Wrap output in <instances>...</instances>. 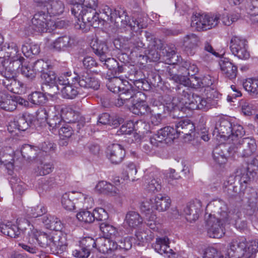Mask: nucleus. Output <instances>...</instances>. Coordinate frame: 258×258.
Masks as SVG:
<instances>
[{
	"instance_id": "4be33fe9",
	"label": "nucleus",
	"mask_w": 258,
	"mask_h": 258,
	"mask_svg": "<svg viewBox=\"0 0 258 258\" xmlns=\"http://www.w3.org/2000/svg\"><path fill=\"white\" fill-rule=\"evenodd\" d=\"M169 244V239L167 237H158L153 244V247L156 252L161 254H166L169 258H176V254L170 248Z\"/></svg>"
},
{
	"instance_id": "9d476101",
	"label": "nucleus",
	"mask_w": 258,
	"mask_h": 258,
	"mask_svg": "<svg viewBox=\"0 0 258 258\" xmlns=\"http://www.w3.org/2000/svg\"><path fill=\"white\" fill-rule=\"evenodd\" d=\"M75 194H77L76 199L79 201L78 204L80 206H85L86 208L91 207L93 200L91 197L84 195L81 192H72L64 194L61 199V203L63 208L68 211H72L75 209V203L72 199L74 198Z\"/></svg>"
},
{
	"instance_id": "c9c22d12",
	"label": "nucleus",
	"mask_w": 258,
	"mask_h": 258,
	"mask_svg": "<svg viewBox=\"0 0 258 258\" xmlns=\"http://www.w3.org/2000/svg\"><path fill=\"white\" fill-rule=\"evenodd\" d=\"M124 11L123 10L120 9L118 10H112L108 6H102L100 11L101 14V19L104 21H114L116 23H118L120 20L118 18V12Z\"/></svg>"
},
{
	"instance_id": "5701e85b",
	"label": "nucleus",
	"mask_w": 258,
	"mask_h": 258,
	"mask_svg": "<svg viewBox=\"0 0 258 258\" xmlns=\"http://www.w3.org/2000/svg\"><path fill=\"white\" fill-rule=\"evenodd\" d=\"M91 46L93 52L99 57L100 60H103L106 57L110 56V49L106 42L95 39L91 42Z\"/></svg>"
},
{
	"instance_id": "0eeeda50",
	"label": "nucleus",
	"mask_w": 258,
	"mask_h": 258,
	"mask_svg": "<svg viewBox=\"0 0 258 258\" xmlns=\"http://www.w3.org/2000/svg\"><path fill=\"white\" fill-rule=\"evenodd\" d=\"M23 230L21 233H27L26 239L29 244L36 245V243L43 248L50 247L52 244V236L46 233L38 231L33 228V225H23Z\"/></svg>"
},
{
	"instance_id": "58836bf2",
	"label": "nucleus",
	"mask_w": 258,
	"mask_h": 258,
	"mask_svg": "<svg viewBox=\"0 0 258 258\" xmlns=\"http://www.w3.org/2000/svg\"><path fill=\"white\" fill-rule=\"evenodd\" d=\"M97 190L99 192L112 196H115L119 194L118 189L110 183L105 181H99L95 187Z\"/></svg>"
},
{
	"instance_id": "6e6552de",
	"label": "nucleus",
	"mask_w": 258,
	"mask_h": 258,
	"mask_svg": "<svg viewBox=\"0 0 258 258\" xmlns=\"http://www.w3.org/2000/svg\"><path fill=\"white\" fill-rule=\"evenodd\" d=\"M219 20L218 15L197 14L191 17V27L198 31H206L215 27Z\"/></svg>"
},
{
	"instance_id": "c756f323",
	"label": "nucleus",
	"mask_w": 258,
	"mask_h": 258,
	"mask_svg": "<svg viewBox=\"0 0 258 258\" xmlns=\"http://www.w3.org/2000/svg\"><path fill=\"white\" fill-rule=\"evenodd\" d=\"M118 18L121 24V26L122 27L128 25L133 30L136 31L144 28V24H142L139 20L132 19L131 22L125 11L118 12Z\"/></svg>"
},
{
	"instance_id": "4468645a",
	"label": "nucleus",
	"mask_w": 258,
	"mask_h": 258,
	"mask_svg": "<svg viewBox=\"0 0 258 258\" xmlns=\"http://www.w3.org/2000/svg\"><path fill=\"white\" fill-rule=\"evenodd\" d=\"M230 48L232 54L240 59H246L249 57L247 41L242 37L232 36L230 40Z\"/></svg>"
},
{
	"instance_id": "f257e3e1",
	"label": "nucleus",
	"mask_w": 258,
	"mask_h": 258,
	"mask_svg": "<svg viewBox=\"0 0 258 258\" xmlns=\"http://www.w3.org/2000/svg\"><path fill=\"white\" fill-rule=\"evenodd\" d=\"M206 211L205 226L208 235L212 238L222 237L225 233L224 225L239 217L235 209H229L221 200L211 202L207 206Z\"/></svg>"
},
{
	"instance_id": "79ce46f5",
	"label": "nucleus",
	"mask_w": 258,
	"mask_h": 258,
	"mask_svg": "<svg viewBox=\"0 0 258 258\" xmlns=\"http://www.w3.org/2000/svg\"><path fill=\"white\" fill-rule=\"evenodd\" d=\"M0 107L6 111H13L17 108V102L11 97L0 92Z\"/></svg>"
},
{
	"instance_id": "bb28decb",
	"label": "nucleus",
	"mask_w": 258,
	"mask_h": 258,
	"mask_svg": "<svg viewBox=\"0 0 258 258\" xmlns=\"http://www.w3.org/2000/svg\"><path fill=\"white\" fill-rule=\"evenodd\" d=\"M175 131L177 134V138L180 134H183L184 138H188V140H191V133L195 131V126L192 122L188 119L180 120L175 125Z\"/></svg>"
},
{
	"instance_id": "6ab92c4d",
	"label": "nucleus",
	"mask_w": 258,
	"mask_h": 258,
	"mask_svg": "<svg viewBox=\"0 0 258 258\" xmlns=\"http://www.w3.org/2000/svg\"><path fill=\"white\" fill-rule=\"evenodd\" d=\"M74 79L81 87L85 88L96 90L100 87L98 79L87 73H83Z\"/></svg>"
},
{
	"instance_id": "20e7f679",
	"label": "nucleus",
	"mask_w": 258,
	"mask_h": 258,
	"mask_svg": "<svg viewBox=\"0 0 258 258\" xmlns=\"http://www.w3.org/2000/svg\"><path fill=\"white\" fill-rule=\"evenodd\" d=\"M258 248V241L253 240L247 241L244 238L233 240L230 244L227 254L225 256L230 258H239L242 256L250 257Z\"/></svg>"
},
{
	"instance_id": "aec40b11",
	"label": "nucleus",
	"mask_w": 258,
	"mask_h": 258,
	"mask_svg": "<svg viewBox=\"0 0 258 258\" xmlns=\"http://www.w3.org/2000/svg\"><path fill=\"white\" fill-rule=\"evenodd\" d=\"M107 156L112 164H118L122 161L125 156V151L120 145L113 144L108 146Z\"/></svg>"
},
{
	"instance_id": "49530a36",
	"label": "nucleus",
	"mask_w": 258,
	"mask_h": 258,
	"mask_svg": "<svg viewBox=\"0 0 258 258\" xmlns=\"http://www.w3.org/2000/svg\"><path fill=\"white\" fill-rule=\"evenodd\" d=\"M61 92L63 98L72 99L79 94L78 88L75 86V83H71L61 88Z\"/></svg>"
},
{
	"instance_id": "f3484780",
	"label": "nucleus",
	"mask_w": 258,
	"mask_h": 258,
	"mask_svg": "<svg viewBox=\"0 0 258 258\" xmlns=\"http://www.w3.org/2000/svg\"><path fill=\"white\" fill-rule=\"evenodd\" d=\"M145 189L149 193L159 192L162 189V182L157 176V172L147 170L144 176Z\"/></svg>"
},
{
	"instance_id": "c03bdc74",
	"label": "nucleus",
	"mask_w": 258,
	"mask_h": 258,
	"mask_svg": "<svg viewBox=\"0 0 258 258\" xmlns=\"http://www.w3.org/2000/svg\"><path fill=\"white\" fill-rule=\"evenodd\" d=\"M4 84L11 92L15 94H21L23 92V84L16 78L4 80Z\"/></svg>"
},
{
	"instance_id": "72a5a7b5",
	"label": "nucleus",
	"mask_w": 258,
	"mask_h": 258,
	"mask_svg": "<svg viewBox=\"0 0 258 258\" xmlns=\"http://www.w3.org/2000/svg\"><path fill=\"white\" fill-rule=\"evenodd\" d=\"M256 174V172L250 170V167H247L246 169L241 170L240 174L237 175L239 178L241 189L244 190L250 183L254 176Z\"/></svg>"
},
{
	"instance_id": "a878e982",
	"label": "nucleus",
	"mask_w": 258,
	"mask_h": 258,
	"mask_svg": "<svg viewBox=\"0 0 258 258\" xmlns=\"http://www.w3.org/2000/svg\"><path fill=\"white\" fill-rule=\"evenodd\" d=\"M219 64L222 73L230 79L236 78L237 73V67L231 62L229 59L226 57L221 58Z\"/></svg>"
},
{
	"instance_id": "f03ea898",
	"label": "nucleus",
	"mask_w": 258,
	"mask_h": 258,
	"mask_svg": "<svg viewBox=\"0 0 258 258\" xmlns=\"http://www.w3.org/2000/svg\"><path fill=\"white\" fill-rule=\"evenodd\" d=\"M71 11L72 14L77 18L75 23L76 29L86 32L91 27H99L100 20L96 10L84 8L80 4H75Z\"/></svg>"
},
{
	"instance_id": "7ed1b4c3",
	"label": "nucleus",
	"mask_w": 258,
	"mask_h": 258,
	"mask_svg": "<svg viewBox=\"0 0 258 258\" xmlns=\"http://www.w3.org/2000/svg\"><path fill=\"white\" fill-rule=\"evenodd\" d=\"M245 131L242 126L238 124H232L225 119H220L216 124L213 135L221 144L227 141L230 145L236 141L238 137H242Z\"/></svg>"
},
{
	"instance_id": "2f4dec72",
	"label": "nucleus",
	"mask_w": 258,
	"mask_h": 258,
	"mask_svg": "<svg viewBox=\"0 0 258 258\" xmlns=\"http://www.w3.org/2000/svg\"><path fill=\"white\" fill-rule=\"evenodd\" d=\"M228 150L229 147L226 148L224 145L221 144L216 147L213 152V157L214 161L219 165L225 164L227 160V155L225 152H227L229 155H232Z\"/></svg>"
},
{
	"instance_id": "774afa93",
	"label": "nucleus",
	"mask_w": 258,
	"mask_h": 258,
	"mask_svg": "<svg viewBox=\"0 0 258 258\" xmlns=\"http://www.w3.org/2000/svg\"><path fill=\"white\" fill-rule=\"evenodd\" d=\"M247 13L254 12V14H258V0H249L245 6Z\"/></svg>"
},
{
	"instance_id": "ddd939ff",
	"label": "nucleus",
	"mask_w": 258,
	"mask_h": 258,
	"mask_svg": "<svg viewBox=\"0 0 258 258\" xmlns=\"http://www.w3.org/2000/svg\"><path fill=\"white\" fill-rule=\"evenodd\" d=\"M17 225L13 224L11 222H1L0 219V232L3 234L12 238H17L21 234L23 230V225L29 226V221L25 219H20L17 222Z\"/></svg>"
},
{
	"instance_id": "ea45409f",
	"label": "nucleus",
	"mask_w": 258,
	"mask_h": 258,
	"mask_svg": "<svg viewBox=\"0 0 258 258\" xmlns=\"http://www.w3.org/2000/svg\"><path fill=\"white\" fill-rule=\"evenodd\" d=\"M41 78L44 83L46 85L52 87L54 89V93H57L59 90V87L57 85V78L55 74L52 72L47 71L41 75Z\"/></svg>"
},
{
	"instance_id": "4d7b16f0",
	"label": "nucleus",
	"mask_w": 258,
	"mask_h": 258,
	"mask_svg": "<svg viewBox=\"0 0 258 258\" xmlns=\"http://www.w3.org/2000/svg\"><path fill=\"white\" fill-rule=\"evenodd\" d=\"M175 49L173 47L162 50V55L167 57V59L168 60V63H169L174 64L176 62L177 59L176 58L177 56L176 55Z\"/></svg>"
},
{
	"instance_id": "cd10ccee",
	"label": "nucleus",
	"mask_w": 258,
	"mask_h": 258,
	"mask_svg": "<svg viewBox=\"0 0 258 258\" xmlns=\"http://www.w3.org/2000/svg\"><path fill=\"white\" fill-rule=\"evenodd\" d=\"M75 42L74 38L70 36H63L58 37L49 46V48L56 51L63 50L66 48L70 47Z\"/></svg>"
},
{
	"instance_id": "412c9836",
	"label": "nucleus",
	"mask_w": 258,
	"mask_h": 258,
	"mask_svg": "<svg viewBox=\"0 0 258 258\" xmlns=\"http://www.w3.org/2000/svg\"><path fill=\"white\" fill-rule=\"evenodd\" d=\"M31 123L32 117L28 114H23L17 116L14 121L9 123L8 130L10 132H13V128L24 131L28 128Z\"/></svg>"
},
{
	"instance_id": "423d86ee",
	"label": "nucleus",
	"mask_w": 258,
	"mask_h": 258,
	"mask_svg": "<svg viewBox=\"0 0 258 258\" xmlns=\"http://www.w3.org/2000/svg\"><path fill=\"white\" fill-rule=\"evenodd\" d=\"M238 137L236 141H234L229 146V152L233 156L237 154L241 157H248L256 150L257 146L254 139L250 138Z\"/></svg>"
},
{
	"instance_id": "39448f33",
	"label": "nucleus",
	"mask_w": 258,
	"mask_h": 258,
	"mask_svg": "<svg viewBox=\"0 0 258 258\" xmlns=\"http://www.w3.org/2000/svg\"><path fill=\"white\" fill-rule=\"evenodd\" d=\"M170 76L173 80L180 83V86L178 87V89L180 90L182 89V92H179L177 97L173 99V104L179 109H183L185 108L189 109L192 94L190 90L186 87V86L189 84V79L177 75H170Z\"/></svg>"
},
{
	"instance_id": "603ef678",
	"label": "nucleus",
	"mask_w": 258,
	"mask_h": 258,
	"mask_svg": "<svg viewBox=\"0 0 258 258\" xmlns=\"http://www.w3.org/2000/svg\"><path fill=\"white\" fill-rule=\"evenodd\" d=\"M52 238L51 248H55L57 252L61 253L65 251L67 249V243L66 239L64 237H59L57 239Z\"/></svg>"
},
{
	"instance_id": "8fccbe9b",
	"label": "nucleus",
	"mask_w": 258,
	"mask_h": 258,
	"mask_svg": "<svg viewBox=\"0 0 258 258\" xmlns=\"http://www.w3.org/2000/svg\"><path fill=\"white\" fill-rule=\"evenodd\" d=\"M93 212L87 210H82L76 215V217L78 220L85 224H90L93 222L95 220Z\"/></svg>"
},
{
	"instance_id": "b1692460",
	"label": "nucleus",
	"mask_w": 258,
	"mask_h": 258,
	"mask_svg": "<svg viewBox=\"0 0 258 258\" xmlns=\"http://www.w3.org/2000/svg\"><path fill=\"white\" fill-rule=\"evenodd\" d=\"M199 41V37L194 33L187 34L183 38L182 45L188 55H193L195 53Z\"/></svg>"
},
{
	"instance_id": "e433bc0d",
	"label": "nucleus",
	"mask_w": 258,
	"mask_h": 258,
	"mask_svg": "<svg viewBox=\"0 0 258 258\" xmlns=\"http://www.w3.org/2000/svg\"><path fill=\"white\" fill-rule=\"evenodd\" d=\"M128 108L134 114L138 115L152 114V111L150 107L145 101L143 100L137 101L136 103L133 102Z\"/></svg>"
},
{
	"instance_id": "de8ad7c7",
	"label": "nucleus",
	"mask_w": 258,
	"mask_h": 258,
	"mask_svg": "<svg viewBox=\"0 0 258 258\" xmlns=\"http://www.w3.org/2000/svg\"><path fill=\"white\" fill-rule=\"evenodd\" d=\"M10 182L14 194L16 196H22L25 191L27 185L21 180L13 178Z\"/></svg>"
},
{
	"instance_id": "6e6d98bb",
	"label": "nucleus",
	"mask_w": 258,
	"mask_h": 258,
	"mask_svg": "<svg viewBox=\"0 0 258 258\" xmlns=\"http://www.w3.org/2000/svg\"><path fill=\"white\" fill-rule=\"evenodd\" d=\"M21 73L26 78L29 80H33L35 78L36 73L32 64H23L21 67Z\"/></svg>"
},
{
	"instance_id": "393cba45",
	"label": "nucleus",
	"mask_w": 258,
	"mask_h": 258,
	"mask_svg": "<svg viewBox=\"0 0 258 258\" xmlns=\"http://www.w3.org/2000/svg\"><path fill=\"white\" fill-rule=\"evenodd\" d=\"M98 250L103 253H109L118 248L116 241L104 237H98L96 239Z\"/></svg>"
},
{
	"instance_id": "a19ab883",
	"label": "nucleus",
	"mask_w": 258,
	"mask_h": 258,
	"mask_svg": "<svg viewBox=\"0 0 258 258\" xmlns=\"http://www.w3.org/2000/svg\"><path fill=\"white\" fill-rule=\"evenodd\" d=\"M64 116L62 118L66 119V121L69 123H73V126H75L76 124L79 129L81 128V127L83 126L85 124V122L82 121L80 123L79 122V118L80 117L79 115L75 113L74 110L71 108H66L63 109Z\"/></svg>"
},
{
	"instance_id": "f8f14e48",
	"label": "nucleus",
	"mask_w": 258,
	"mask_h": 258,
	"mask_svg": "<svg viewBox=\"0 0 258 258\" xmlns=\"http://www.w3.org/2000/svg\"><path fill=\"white\" fill-rule=\"evenodd\" d=\"M61 112L63 109L60 105H51L47 106V109L41 112V114L47 113L48 117L47 122L52 130L59 128L63 123Z\"/></svg>"
},
{
	"instance_id": "473e14b6",
	"label": "nucleus",
	"mask_w": 258,
	"mask_h": 258,
	"mask_svg": "<svg viewBox=\"0 0 258 258\" xmlns=\"http://www.w3.org/2000/svg\"><path fill=\"white\" fill-rule=\"evenodd\" d=\"M0 54H3L4 58L12 59L14 58H20L22 57L19 53L17 44L14 42L7 44L4 46L0 51Z\"/></svg>"
},
{
	"instance_id": "3c124183",
	"label": "nucleus",
	"mask_w": 258,
	"mask_h": 258,
	"mask_svg": "<svg viewBox=\"0 0 258 258\" xmlns=\"http://www.w3.org/2000/svg\"><path fill=\"white\" fill-rule=\"evenodd\" d=\"M243 87L247 92L258 96V80L247 79L243 81Z\"/></svg>"
},
{
	"instance_id": "f704fd0d",
	"label": "nucleus",
	"mask_w": 258,
	"mask_h": 258,
	"mask_svg": "<svg viewBox=\"0 0 258 258\" xmlns=\"http://www.w3.org/2000/svg\"><path fill=\"white\" fill-rule=\"evenodd\" d=\"M100 228L103 234V237L114 241L119 239L120 233L113 225L103 222L100 224Z\"/></svg>"
},
{
	"instance_id": "0e129e2a",
	"label": "nucleus",
	"mask_w": 258,
	"mask_h": 258,
	"mask_svg": "<svg viewBox=\"0 0 258 258\" xmlns=\"http://www.w3.org/2000/svg\"><path fill=\"white\" fill-rule=\"evenodd\" d=\"M32 66L36 73L38 72L42 74L48 70L49 64L42 59L37 60Z\"/></svg>"
},
{
	"instance_id": "4c0bfd02",
	"label": "nucleus",
	"mask_w": 258,
	"mask_h": 258,
	"mask_svg": "<svg viewBox=\"0 0 258 258\" xmlns=\"http://www.w3.org/2000/svg\"><path fill=\"white\" fill-rule=\"evenodd\" d=\"M143 223L142 218L139 214L135 211H129L127 213L124 221V225L136 228Z\"/></svg>"
},
{
	"instance_id": "13d9d810",
	"label": "nucleus",
	"mask_w": 258,
	"mask_h": 258,
	"mask_svg": "<svg viewBox=\"0 0 258 258\" xmlns=\"http://www.w3.org/2000/svg\"><path fill=\"white\" fill-rule=\"evenodd\" d=\"M146 222L148 227L154 231H157L160 226L159 223L156 221V216L153 213L145 215Z\"/></svg>"
},
{
	"instance_id": "a211bd4d",
	"label": "nucleus",
	"mask_w": 258,
	"mask_h": 258,
	"mask_svg": "<svg viewBox=\"0 0 258 258\" xmlns=\"http://www.w3.org/2000/svg\"><path fill=\"white\" fill-rule=\"evenodd\" d=\"M124 82L127 83L126 86L119 92L118 97L114 103L116 106L120 107L124 105L128 108L134 102L136 95L128 82Z\"/></svg>"
},
{
	"instance_id": "69168bd1",
	"label": "nucleus",
	"mask_w": 258,
	"mask_h": 258,
	"mask_svg": "<svg viewBox=\"0 0 258 258\" xmlns=\"http://www.w3.org/2000/svg\"><path fill=\"white\" fill-rule=\"evenodd\" d=\"M9 59L10 63L8 65V69H10V68L13 69V72H14V71H16L17 72L19 69H20V66H21V67H22L23 61L25 60L23 57H20V58H14Z\"/></svg>"
},
{
	"instance_id": "dca6fc26",
	"label": "nucleus",
	"mask_w": 258,
	"mask_h": 258,
	"mask_svg": "<svg viewBox=\"0 0 258 258\" xmlns=\"http://www.w3.org/2000/svg\"><path fill=\"white\" fill-rule=\"evenodd\" d=\"M202 203L199 200H196L193 203H190L183 209L182 212L179 213L177 209L173 210V215L174 217L182 214L185 216L186 220L192 222L198 219L201 213Z\"/></svg>"
},
{
	"instance_id": "1a4fd4ad",
	"label": "nucleus",
	"mask_w": 258,
	"mask_h": 258,
	"mask_svg": "<svg viewBox=\"0 0 258 258\" xmlns=\"http://www.w3.org/2000/svg\"><path fill=\"white\" fill-rule=\"evenodd\" d=\"M54 24V21L48 13L39 11L34 15L30 28L35 32H45L53 30Z\"/></svg>"
},
{
	"instance_id": "c85d7f7f",
	"label": "nucleus",
	"mask_w": 258,
	"mask_h": 258,
	"mask_svg": "<svg viewBox=\"0 0 258 258\" xmlns=\"http://www.w3.org/2000/svg\"><path fill=\"white\" fill-rule=\"evenodd\" d=\"M194 79L190 82L192 83L193 86L195 88H206V91L208 93H212V89L214 88V86H212L214 80L212 77L210 75H206L202 78H198L197 77L192 78Z\"/></svg>"
},
{
	"instance_id": "37998d69",
	"label": "nucleus",
	"mask_w": 258,
	"mask_h": 258,
	"mask_svg": "<svg viewBox=\"0 0 258 258\" xmlns=\"http://www.w3.org/2000/svg\"><path fill=\"white\" fill-rule=\"evenodd\" d=\"M126 81L120 77H115L110 80L107 84V86L109 90L113 93H119L123 88L126 86Z\"/></svg>"
},
{
	"instance_id": "2eb2a0df",
	"label": "nucleus",
	"mask_w": 258,
	"mask_h": 258,
	"mask_svg": "<svg viewBox=\"0 0 258 258\" xmlns=\"http://www.w3.org/2000/svg\"><path fill=\"white\" fill-rule=\"evenodd\" d=\"M177 138V134L175 128L168 126L161 128L150 138V144L157 147L159 143L165 141L166 143L173 141Z\"/></svg>"
},
{
	"instance_id": "7c9ffc66",
	"label": "nucleus",
	"mask_w": 258,
	"mask_h": 258,
	"mask_svg": "<svg viewBox=\"0 0 258 258\" xmlns=\"http://www.w3.org/2000/svg\"><path fill=\"white\" fill-rule=\"evenodd\" d=\"M153 205L154 209L160 212L167 210L170 207L171 200L168 196L158 195L154 199L150 201Z\"/></svg>"
},
{
	"instance_id": "bf43d9fd",
	"label": "nucleus",
	"mask_w": 258,
	"mask_h": 258,
	"mask_svg": "<svg viewBox=\"0 0 258 258\" xmlns=\"http://www.w3.org/2000/svg\"><path fill=\"white\" fill-rule=\"evenodd\" d=\"M137 173V169L135 164L130 163L127 166L126 175L123 177V180H130L132 181L136 180L135 175Z\"/></svg>"
},
{
	"instance_id": "680f3d73",
	"label": "nucleus",
	"mask_w": 258,
	"mask_h": 258,
	"mask_svg": "<svg viewBox=\"0 0 258 258\" xmlns=\"http://www.w3.org/2000/svg\"><path fill=\"white\" fill-rule=\"evenodd\" d=\"M73 134V127L65 124L59 129L58 134L61 139L64 140L70 138Z\"/></svg>"
},
{
	"instance_id": "052dcab7",
	"label": "nucleus",
	"mask_w": 258,
	"mask_h": 258,
	"mask_svg": "<svg viewBox=\"0 0 258 258\" xmlns=\"http://www.w3.org/2000/svg\"><path fill=\"white\" fill-rule=\"evenodd\" d=\"M53 167L50 163H42L36 170L37 175H45L52 171Z\"/></svg>"
},
{
	"instance_id": "09e8293b",
	"label": "nucleus",
	"mask_w": 258,
	"mask_h": 258,
	"mask_svg": "<svg viewBox=\"0 0 258 258\" xmlns=\"http://www.w3.org/2000/svg\"><path fill=\"white\" fill-rule=\"evenodd\" d=\"M64 5L61 1H56L53 2L49 8H47V12L51 16L59 15L62 14L64 11Z\"/></svg>"
},
{
	"instance_id": "864d4df0",
	"label": "nucleus",
	"mask_w": 258,
	"mask_h": 258,
	"mask_svg": "<svg viewBox=\"0 0 258 258\" xmlns=\"http://www.w3.org/2000/svg\"><path fill=\"white\" fill-rule=\"evenodd\" d=\"M28 99L32 104L39 105L45 103L46 97L41 92H34L28 96Z\"/></svg>"
},
{
	"instance_id": "5fc2aeb1",
	"label": "nucleus",
	"mask_w": 258,
	"mask_h": 258,
	"mask_svg": "<svg viewBox=\"0 0 258 258\" xmlns=\"http://www.w3.org/2000/svg\"><path fill=\"white\" fill-rule=\"evenodd\" d=\"M37 147H32L30 145L25 144L22 146L20 153L24 158L29 159L31 156L36 155Z\"/></svg>"
},
{
	"instance_id": "e2e57ef3",
	"label": "nucleus",
	"mask_w": 258,
	"mask_h": 258,
	"mask_svg": "<svg viewBox=\"0 0 258 258\" xmlns=\"http://www.w3.org/2000/svg\"><path fill=\"white\" fill-rule=\"evenodd\" d=\"M71 72H66L64 74H62L61 76H59L57 78V85L58 86V85H61L63 87L68 85L70 84V79H72L73 82H75L74 80V78H71Z\"/></svg>"
},
{
	"instance_id": "338daca9",
	"label": "nucleus",
	"mask_w": 258,
	"mask_h": 258,
	"mask_svg": "<svg viewBox=\"0 0 258 258\" xmlns=\"http://www.w3.org/2000/svg\"><path fill=\"white\" fill-rule=\"evenodd\" d=\"M247 206L251 212L258 209V193L254 192L248 198Z\"/></svg>"
},
{
	"instance_id": "a18cd8bd",
	"label": "nucleus",
	"mask_w": 258,
	"mask_h": 258,
	"mask_svg": "<svg viewBox=\"0 0 258 258\" xmlns=\"http://www.w3.org/2000/svg\"><path fill=\"white\" fill-rule=\"evenodd\" d=\"M153 46L149 51L147 57L149 59L153 61H158L161 56V53L162 52L161 48L162 44L159 39H154L153 41Z\"/></svg>"
},
{
	"instance_id": "9b49d317",
	"label": "nucleus",
	"mask_w": 258,
	"mask_h": 258,
	"mask_svg": "<svg viewBox=\"0 0 258 258\" xmlns=\"http://www.w3.org/2000/svg\"><path fill=\"white\" fill-rule=\"evenodd\" d=\"M206 94L207 97L205 99L198 94H192L189 109H201L206 111L210 108L211 106L214 105L217 101L215 98H217L218 96L217 91L213 88L211 93L207 92Z\"/></svg>"
}]
</instances>
